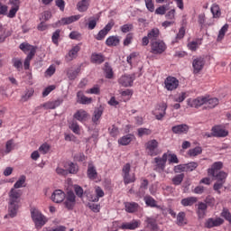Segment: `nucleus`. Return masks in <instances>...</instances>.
Wrapping results in <instances>:
<instances>
[{
	"label": "nucleus",
	"instance_id": "1",
	"mask_svg": "<svg viewBox=\"0 0 231 231\" xmlns=\"http://www.w3.org/2000/svg\"><path fill=\"white\" fill-rule=\"evenodd\" d=\"M31 217L37 230H41L48 223L46 217L37 208L31 209Z\"/></svg>",
	"mask_w": 231,
	"mask_h": 231
},
{
	"label": "nucleus",
	"instance_id": "2",
	"mask_svg": "<svg viewBox=\"0 0 231 231\" xmlns=\"http://www.w3.org/2000/svg\"><path fill=\"white\" fill-rule=\"evenodd\" d=\"M151 53L153 55H162L167 50V44L162 40H157L150 43Z\"/></svg>",
	"mask_w": 231,
	"mask_h": 231
},
{
	"label": "nucleus",
	"instance_id": "3",
	"mask_svg": "<svg viewBox=\"0 0 231 231\" xmlns=\"http://www.w3.org/2000/svg\"><path fill=\"white\" fill-rule=\"evenodd\" d=\"M122 172H123L125 185H129V183H134V181H136V177H134V174L130 175V172H131L130 163H126L123 166Z\"/></svg>",
	"mask_w": 231,
	"mask_h": 231
},
{
	"label": "nucleus",
	"instance_id": "4",
	"mask_svg": "<svg viewBox=\"0 0 231 231\" xmlns=\"http://www.w3.org/2000/svg\"><path fill=\"white\" fill-rule=\"evenodd\" d=\"M167 153H163L162 158V157H155L154 158V165H153V171L155 172L162 173L163 171H165V165L167 163Z\"/></svg>",
	"mask_w": 231,
	"mask_h": 231
},
{
	"label": "nucleus",
	"instance_id": "5",
	"mask_svg": "<svg viewBox=\"0 0 231 231\" xmlns=\"http://www.w3.org/2000/svg\"><path fill=\"white\" fill-rule=\"evenodd\" d=\"M158 145H159V143L156 139L148 141L145 143L147 154H149V156H158V154H159Z\"/></svg>",
	"mask_w": 231,
	"mask_h": 231
},
{
	"label": "nucleus",
	"instance_id": "6",
	"mask_svg": "<svg viewBox=\"0 0 231 231\" xmlns=\"http://www.w3.org/2000/svg\"><path fill=\"white\" fill-rule=\"evenodd\" d=\"M205 57L203 56H199L195 59H193L192 61V68H193V73L195 75H198L200 71L203 70V68H205Z\"/></svg>",
	"mask_w": 231,
	"mask_h": 231
},
{
	"label": "nucleus",
	"instance_id": "7",
	"mask_svg": "<svg viewBox=\"0 0 231 231\" xmlns=\"http://www.w3.org/2000/svg\"><path fill=\"white\" fill-rule=\"evenodd\" d=\"M164 86L168 91H174V89H178V86H180V80L172 76H169L164 80Z\"/></svg>",
	"mask_w": 231,
	"mask_h": 231
},
{
	"label": "nucleus",
	"instance_id": "8",
	"mask_svg": "<svg viewBox=\"0 0 231 231\" xmlns=\"http://www.w3.org/2000/svg\"><path fill=\"white\" fill-rule=\"evenodd\" d=\"M135 79L136 78L134 77V74L123 75L118 79V84H120V86H122L123 88H131Z\"/></svg>",
	"mask_w": 231,
	"mask_h": 231
},
{
	"label": "nucleus",
	"instance_id": "9",
	"mask_svg": "<svg viewBox=\"0 0 231 231\" xmlns=\"http://www.w3.org/2000/svg\"><path fill=\"white\" fill-rule=\"evenodd\" d=\"M113 26H115V22L111 20L102 30L98 32L96 36L97 41H103V39L106 38V35L111 32Z\"/></svg>",
	"mask_w": 231,
	"mask_h": 231
},
{
	"label": "nucleus",
	"instance_id": "10",
	"mask_svg": "<svg viewBox=\"0 0 231 231\" xmlns=\"http://www.w3.org/2000/svg\"><path fill=\"white\" fill-rule=\"evenodd\" d=\"M140 225H142V221L138 219H133L131 222L123 223L119 228L121 230H136V228H140Z\"/></svg>",
	"mask_w": 231,
	"mask_h": 231
},
{
	"label": "nucleus",
	"instance_id": "11",
	"mask_svg": "<svg viewBox=\"0 0 231 231\" xmlns=\"http://www.w3.org/2000/svg\"><path fill=\"white\" fill-rule=\"evenodd\" d=\"M76 196L73 191H69L67 192V196H65V201L64 205L68 210H73V208L75 207L76 203Z\"/></svg>",
	"mask_w": 231,
	"mask_h": 231
},
{
	"label": "nucleus",
	"instance_id": "12",
	"mask_svg": "<svg viewBox=\"0 0 231 231\" xmlns=\"http://www.w3.org/2000/svg\"><path fill=\"white\" fill-rule=\"evenodd\" d=\"M225 223V220L221 217H210L208 218L204 224V226L206 228H214L216 226H221Z\"/></svg>",
	"mask_w": 231,
	"mask_h": 231
},
{
	"label": "nucleus",
	"instance_id": "13",
	"mask_svg": "<svg viewBox=\"0 0 231 231\" xmlns=\"http://www.w3.org/2000/svg\"><path fill=\"white\" fill-rule=\"evenodd\" d=\"M188 106H189V107H201V106H206L207 104V97H199L195 99H188Z\"/></svg>",
	"mask_w": 231,
	"mask_h": 231
},
{
	"label": "nucleus",
	"instance_id": "14",
	"mask_svg": "<svg viewBox=\"0 0 231 231\" xmlns=\"http://www.w3.org/2000/svg\"><path fill=\"white\" fill-rule=\"evenodd\" d=\"M144 202H145V205H147V207H151L152 208H158L160 211L162 212V214H165V208L159 206L156 203V199H154V198L151 196H146L144 197Z\"/></svg>",
	"mask_w": 231,
	"mask_h": 231
},
{
	"label": "nucleus",
	"instance_id": "15",
	"mask_svg": "<svg viewBox=\"0 0 231 231\" xmlns=\"http://www.w3.org/2000/svg\"><path fill=\"white\" fill-rule=\"evenodd\" d=\"M146 228L150 230L158 231V221L154 217H146L144 219Z\"/></svg>",
	"mask_w": 231,
	"mask_h": 231
},
{
	"label": "nucleus",
	"instance_id": "16",
	"mask_svg": "<svg viewBox=\"0 0 231 231\" xmlns=\"http://www.w3.org/2000/svg\"><path fill=\"white\" fill-rule=\"evenodd\" d=\"M19 201H21V191L12 188L9 192V203L19 204Z\"/></svg>",
	"mask_w": 231,
	"mask_h": 231
},
{
	"label": "nucleus",
	"instance_id": "17",
	"mask_svg": "<svg viewBox=\"0 0 231 231\" xmlns=\"http://www.w3.org/2000/svg\"><path fill=\"white\" fill-rule=\"evenodd\" d=\"M189 125L185 124L174 125L171 127V131L174 134H187L189 133Z\"/></svg>",
	"mask_w": 231,
	"mask_h": 231
},
{
	"label": "nucleus",
	"instance_id": "18",
	"mask_svg": "<svg viewBox=\"0 0 231 231\" xmlns=\"http://www.w3.org/2000/svg\"><path fill=\"white\" fill-rule=\"evenodd\" d=\"M66 199V193L61 189H56L51 195V200L54 203H62Z\"/></svg>",
	"mask_w": 231,
	"mask_h": 231
},
{
	"label": "nucleus",
	"instance_id": "19",
	"mask_svg": "<svg viewBox=\"0 0 231 231\" xmlns=\"http://www.w3.org/2000/svg\"><path fill=\"white\" fill-rule=\"evenodd\" d=\"M211 131L215 138H225V136H228V132L219 125L212 127Z\"/></svg>",
	"mask_w": 231,
	"mask_h": 231
},
{
	"label": "nucleus",
	"instance_id": "20",
	"mask_svg": "<svg viewBox=\"0 0 231 231\" xmlns=\"http://www.w3.org/2000/svg\"><path fill=\"white\" fill-rule=\"evenodd\" d=\"M87 175L89 180H97L98 176V172H97V168L95 164H93V162H89L88 164Z\"/></svg>",
	"mask_w": 231,
	"mask_h": 231
},
{
	"label": "nucleus",
	"instance_id": "21",
	"mask_svg": "<svg viewBox=\"0 0 231 231\" xmlns=\"http://www.w3.org/2000/svg\"><path fill=\"white\" fill-rule=\"evenodd\" d=\"M79 51H80V44H78L71 48V50L66 55L67 60L69 62H71V60H74V59L79 56Z\"/></svg>",
	"mask_w": 231,
	"mask_h": 231
},
{
	"label": "nucleus",
	"instance_id": "22",
	"mask_svg": "<svg viewBox=\"0 0 231 231\" xmlns=\"http://www.w3.org/2000/svg\"><path fill=\"white\" fill-rule=\"evenodd\" d=\"M77 102L79 104H83L85 106L91 104V102H93V98L86 97L83 91H79L77 93Z\"/></svg>",
	"mask_w": 231,
	"mask_h": 231
},
{
	"label": "nucleus",
	"instance_id": "23",
	"mask_svg": "<svg viewBox=\"0 0 231 231\" xmlns=\"http://www.w3.org/2000/svg\"><path fill=\"white\" fill-rule=\"evenodd\" d=\"M223 169L222 162H216L212 164L211 168L208 169V176H216L217 171H221Z\"/></svg>",
	"mask_w": 231,
	"mask_h": 231
},
{
	"label": "nucleus",
	"instance_id": "24",
	"mask_svg": "<svg viewBox=\"0 0 231 231\" xmlns=\"http://www.w3.org/2000/svg\"><path fill=\"white\" fill-rule=\"evenodd\" d=\"M64 168L67 169L68 174H77L79 172V164L72 162H67Z\"/></svg>",
	"mask_w": 231,
	"mask_h": 231
},
{
	"label": "nucleus",
	"instance_id": "25",
	"mask_svg": "<svg viewBox=\"0 0 231 231\" xmlns=\"http://www.w3.org/2000/svg\"><path fill=\"white\" fill-rule=\"evenodd\" d=\"M138 203L136 202H125V210L128 214H134L138 210Z\"/></svg>",
	"mask_w": 231,
	"mask_h": 231
},
{
	"label": "nucleus",
	"instance_id": "26",
	"mask_svg": "<svg viewBox=\"0 0 231 231\" xmlns=\"http://www.w3.org/2000/svg\"><path fill=\"white\" fill-rule=\"evenodd\" d=\"M19 48L20 50H22V51H23V53H28V51H30L29 53H33V55H35V53L37 52V49L35 48V46H32L26 42L21 43Z\"/></svg>",
	"mask_w": 231,
	"mask_h": 231
},
{
	"label": "nucleus",
	"instance_id": "27",
	"mask_svg": "<svg viewBox=\"0 0 231 231\" xmlns=\"http://www.w3.org/2000/svg\"><path fill=\"white\" fill-rule=\"evenodd\" d=\"M147 36H148V39H150V43L158 41V39L160 38V29L158 28L152 29L151 31L148 32Z\"/></svg>",
	"mask_w": 231,
	"mask_h": 231
},
{
	"label": "nucleus",
	"instance_id": "28",
	"mask_svg": "<svg viewBox=\"0 0 231 231\" xmlns=\"http://www.w3.org/2000/svg\"><path fill=\"white\" fill-rule=\"evenodd\" d=\"M80 17H82V15H80V14L65 17V18H62L60 21V24H63V25L71 24V23H75V22L79 21L80 19Z\"/></svg>",
	"mask_w": 231,
	"mask_h": 231
},
{
	"label": "nucleus",
	"instance_id": "29",
	"mask_svg": "<svg viewBox=\"0 0 231 231\" xmlns=\"http://www.w3.org/2000/svg\"><path fill=\"white\" fill-rule=\"evenodd\" d=\"M102 115H104V107L99 106L95 108L94 115L92 116V122L94 124H97L98 120L102 117Z\"/></svg>",
	"mask_w": 231,
	"mask_h": 231
},
{
	"label": "nucleus",
	"instance_id": "30",
	"mask_svg": "<svg viewBox=\"0 0 231 231\" xmlns=\"http://www.w3.org/2000/svg\"><path fill=\"white\" fill-rule=\"evenodd\" d=\"M194 203H198V198L196 197H188L182 199L180 201V205H182V207H192Z\"/></svg>",
	"mask_w": 231,
	"mask_h": 231
},
{
	"label": "nucleus",
	"instance_id": "31",
	"mask_svg": "<svg viewBox=\"0 0 231 231\" xmlns=\"http://www.w3.org/2000/svg\"><path fill=\"white\" fill-rule=\"evenodd\" d=\"M17 210H19V204L9 202L8 216L10 217H15L17 216Z\"/></svg>",
	"mask_w": 231,
	"mask_h": 231
},
{
	"label": "nucleus",
	"instance_id": "32",
	"mask_svg": "<svg viewBox=\"0 0 231 231\" xmlns=\"http://www.w3.org/2000/svg\"><path fill=\"white\" fill-rule=\"evenodd\" d=\"M219 105V99L217 97H207L206 101V109H214L217 106Z\"/></svg>",
	"mask_w": 231,
	"mask_h": 231
},
{
	"label": "nucleus",
	"instance_id": "33",
	"mask_svg": "<svg viewBox=\"0 0 231 231\" xmlns=\"http://www.w3.org/2000/svg\"><path fill=\"white\" fill-rule=\"evenodd\" d=\"M81 67H78L76 69H69L67 71V77L69 80H75L77 77H79V73H80Z\"/></svg>",
	"mask_w": 231,
	"mask_h": 231
},
{
	"label": "nucleus",
	"instance_id": "34",
	"mask_svg": "<svg viewBox=\"0 0 231 231\" xmlns=\"http://www.w3.org/2000/svg\"><path fill=\"white\" fill-rule=\"evenodd\" d=\"M88 8H89V0H80L77 4V10L79 12H88Z\"/></svg>",
	"mask_w": 231,
	"mask_h": 231
},
{
	"label": "nucleus",
	"instance_id": "35",
	"mask_svg": "<svg viewBox=\"0 0 231 231\" xmlns=\"http://www.w3.org/2000/svg\"><path fill=\"white\" fill-rule=\"evenodd\" d=\"M105 60L106 57L101 53H93L91 55V62H93V64H102Z\"/></svg>",
	"mask_w": 231,
	"mask_h": 231
},
{
	"label": "nucleus",
	"instance_id": "36",
	"mask_svg": "<svg viewBox=\"0 0 231 231\" xmlns=\"http://www.w3.org/2000/svg\"><path fill=\"white\" fill-rule=\"evenodd\" d=\"M134 138V135L133 134H126L123 137L118 139L119 145H129L131 142H133V139Z\"/></svg>",
	"mask_w": 231,
	"mask_h": 231
},
{
	"label": "nucleus",
	"instance_id": "37",
	"mask_svg": "<svg viewBox=\"0 0 231 231\" xmlns=\"http://www.w3.org/2000/svg\"><path fill=\"white\" fill-rule=\"evenodd\" d=\"M35 93V90L32 88H26L24 94L21 97L22 102H28L32 97L33 94Z\"/></svg>",
	"mask_w": 231,
	"mask_h": 231
},
{
	"label": "nucleus",
	"instance_id": "38",
	"mask_svg": "<svg viewBox=\"0 0 231 231\" xmlns=\"http://www.w3.org/2000/svg\"><path fill=\"white\" fill-rule=\"evenodd\" d=\"M215 178L217 182L220 183H226V178L228 177V173L225 171H219L218 173H215V176H212Z\"/></svg>",
	"mask_w": 231,
	"mask_h": 231
},
{
	"label": "nucleus",
	"instance_id": "39",
	"mask_svg": "<svg viewBox=\"0 0 231 231\" xmlns=\"http://www.w3.org/2000/svg\"><path fill=\"white\" fill-rule=\"evenodd\" d=\"M73 116L79 122H84V120H86L88 118V112H86L85 110L80 109V110H78L74 114Z\"/></svg>",
	"mask_w": 231,
	"mask_h": 231
},
{
	"label": "nucleus",
	"instance_id": "40",
	"mask_svg": "<svg viewBox=\"0 0 231 231\" xmlns=\"http://www.w3.org/2000/svg\"><path fill=\"white\" fill-rule=\"evenodd\" d=\"M106 46L113 47L120 44V38L118 36H110L106 41Z\"/></svg>",
	"mask_w": 231,
	"mask_h": 231
},
{
	"label": "nucleus",
	"instance_id": "41",
	"mask_svg": "<svg viewBox=\"0 0 231 231\" xmlns=\"http://www.w3.org/2000/svg\"><path fill=\"white\" fill-rule=\"evenodd\" d=\"M207 208H208L207 203H204V202L199 203L198 211H197L199 217H204V216L207 212Z\"/></svg>",
	"mask_w": 231,
	"mask_h": 231
},
{
	"label": "nucleus",
	"instance_id": "42",
	"mask_svg": "<svg viewBox=\"0 0 231 231\" xmlns=\"http://www.w3.org/2000/svg\"><path fill=\"white\" fill-rule=\"evenodd\" d=\"M211 14L214 19H219L221 17V9L217 4H213L211 6Z\"/></svg>",
	"mask_w": 231,
	"mask_h": 231
},
{
	"label": "nucleus",
	"instance_id": "43",
	"mask_svg": "<svg viewBox=\"0 0 231 231\" xmlns=\"http://www.w3.org/2000/svg\"><path fill=\"white\" fill-rule=\"evenodd\" d=\"M12 32L8 31L5 27L0 26V42H5L6 37H10Z\"/></svg>",
	"mask_w": 231,
	"mask_h": 231
},
{
	"label": "nucleus",
	"instance_id": "44",
	"mask_svg": "<svg viewBox=\"0 0 231 231\" xmlns=\"http://www.w3.org/2000/svg\"><path fill=\"white\" fill-rule=\"evenodd\" d=\"M184 179H185V174L180 173V174L174 176L172 178L171 181H172L173 185L178 186V185H181Z\"/></svg>",
	"mask_w": 231,
	"mask_h": 231
},
{
	"label": "nucleus",
	"instance_id": "45",
	"mask_svg": "<svg viewBox=\"0 0 231 231\" xmlns=\"http://www.w3.org/2000/svg\"><path fill=\"white\" fill-rule=\"evenodd\" d=\"M185 172H192V171H196L198 169V162H191L184 164Z\"/></svg>",
	"mask_w": 231,
	"mask_h": 231
},
{
	"label": "nucleus",
	"instance_id": "46",
	"mask_svg": "<svg viewBox=\"0 0 231 231\" xmlns=\"http://www.w3.org/2000/svg\"><path fill=\"white\" fill-rule=\"evenodd\" d=\"M161 109L162 112H161L159 115L155 116L156 120H162L163 116H165L166 111H167V103H164V102L162 103Z\"/></svg>",
	"mask_w": 231,
	"mask_h": 231
},
{
	"label": "nucleus",
	"instance_id": "47",
	"mask_svg": "<svg viewBox=\"0 0 231 231\" xmlns=\"http://www.w3.org/2000/svg\"><path fill=\"white\" fill-rule=\"evenodd\" d=\"M24 183H26V176L22 175L19 180L14 183L13 189H21L24 187Z\"/></svg>",
	"mask_w": 231,
	"mask_h": 231
},
{
	"label": "nucleus",
	"instance_id": "48",
	"mask_svg": "<svg viewBox=\"0 0 231 231\" xmlns=\"http://www.w3.org/2000/svg\"><path fill=\"white\" fill-rule=\"evenodd\" d=\"M220 216L221 217H224L226 221H228L229 225H231V213H230V210H228V208H224L222 209Z\"/></svg>",
	"mask_w": 231,
	"mask_h": 231
},
{
	"label": "nucleus",
	"instance_id": "49",
	"mask_svg": "<svg viewBox=\"0 0 231 231\" xmlns=\"http://www.w3.org/2000/svg\"><path fill=\"white\" fill-rule=\"evenodd\" d=\"M13 66L17 69V71H21L23 69V60L19 58H14L12 60Z\"/></svg>",
	"mask_w": 231,
	"mask_h": 231
},
{
	"label": "nucleus",
	"instance_id": "50",
	"mask_svg": "<svg viewBox=\"0 0 231 231\" xmlns=\"http://www.w3.org/2000/svg\"><path fill=\"white\" fill-rule=\"evenodd\" d=\"M203 152V149L201 147L197 146L193 149H189L188 152L189 156H198Z\"/></svg>",
	"mask_w": 231,
	"mask_h": 231
},
{
	"label": "nucleus",
	"instance_id": "51",
	"mask_svg": "<svg viewBox=\"0 0 231 231\" xmlns=\"http://www.w3.org/2000/svg\"><path fill=\"white\" fill-rule=\"evenodd\" d=\"M97 23H98L97 18H95V17L88 18V23H87L88 30H95V28H97Z\"/></svg>",
	"mask_w": 231,
	"mask_h": 231
},
{
	"label": "nucleus",
	"instance_id": "52",
	"mask_svg": "<svg viewBox=\"0 0 231 231\" xmlns=\"http://www.w3.org/2000/svg\"><path fill=\"white\" fill-rule=\"evenodd\" d=\"M149 185V180L144 179L143 182L141 183L140 189H139V194L140 196H144L145 195V190H147V187Z\"/></svg>",
	"mask_w": 231,
	"mask_h": 231
},
{
	"label": "nucleus",
	"instance_id": "53",
	"mask_svg": "<svg viewBox=\"0 0 231 231\" xmlns=\"http://www.w3.org/2000/svg\"><path fill=\"white\" fill-rule=\"evenodd\" d=\"M33 57H35V55H33V52H31L27 55L23 62L24 69H30V62L32 61V59H33Z\"/></svg>",
	"mask_w": 231,
	"mask_h": 231
},
{
	"label": "nucleus",
	"instance_id": "54",
	"mask_svg": "<svg viewBox=\"0 0 231 231\" xmlns=\"http://www.w3.org/2000/svg\"><path fill=\"white\" fill-rule=\"evenodd\" d=\"M69 129H71V131L75 134H80V126L79 125V123H77V121H72L69 125Z\"/></svg>",
	"mask_w": 231,
	"mask_h": 231
},
{
	"label": "nucleus",
	"instance_id": "55",
	"mask_svg": "<svg viewBox=\"0 0 231 231\" xmlns=\"http://www.w3.org/2000/svg\"><path fill=\"white\" fill-rule=\"evenodd\" d=\"M123 33H128V32H133L134 30V25L133 23H126L120 27Z\"/></svg>",
	"mask_w": 231,
	"mask_h": 231
},
{
	"label": "nucleus",
	"instance_id": "56",
	"mask_svg": "<svg viewBox=\"0 0 231 231\" xmlns=\"http://www.w3.org/2000/svg\"><path fill=\"white\" fill-rule=\"evenodd\" d=\"M177 225H179V226L185 225V212H180L177 215Z\"/></svg>",
	"mask_w": 231,
	"mask_h": 231
},
{
	"label": "nucleus",
	"instance_id": "57",
	"mask_svg": "<svg viewBox=\"0 0 231 231\" xmlns=\"http://www.w3.org/2000/svg\"><path fill=\"white\" fill-rule=\"evenodd\" d=\"M59 39H60V30H56L51 36V41L53 44L59 45Z\"/></svg>",
	"mask_w": 231,
	"mask_h": 231
},
{
	"label": "nucleus",
	"instance_id": "58",
	"mask_svg": "<svg viewBox=\"0 0 231 231\" xmlns=\"http://www.w3.org/2000/svg\"><path fill=\"white\" fill-rule=\"evenodd\" d=\"M137 133L138 136L142 138L143 136H149V134H151L152 132L148 128H138Z\"/></svg>",
	"mask_w": 231,
	"mask_h": 231
},
{
	"label": "nucleus",
	"instance_id": "59",
	"mask_svg": "<svg viewBox=\"0 0 231 231\" xmlns=\"http://www.w3.org/2000/svg\"><path fill=\"white\" fill-rule=\"evenodd\" d=\"M88 95H100V87L97 85L94 86L90 89L86 90Z\"/></svg>",
	"mask_w": 231,
	"mask_h": 231
},
{
	"label": "nucleus",
	"instance_id": "60",
	"mask_svg": "<svg viewBox=\"0 0 231 231\" xmlns=\"http://www.w3.org/2000/svg\"><path fill=\"white\" fill-rule=\"evenodd\" d=\"M69 39H72V41H81L82 34L77 31H73L69 33Z\"/></svg>",
	"mask_w": 231,
	"mask_h": 231
},
{
	"label": "nucleus",
	"instance_id": "61",
	"mask_svg": "<svg viewBox=\"0 0 231 231\" xmlns=\"http://www.w3.org/2000/svg\"><path fill=\"white\" fill-rule=\"evenodd\" d=\"M14 150V139H10L5 143V153L10 154L12 151Z\"/></svg>",
	"mask_w": 231,
	"mask_h": 231
},
{
	"label": "nucleus",
	"instance_id": "62",
	"mask_svg": "<svg viewBox=\"0 0 231 231\" xmlns=\"http://www.w3.org/2000/svg\"><path fill=\"white\" fill-rule=\"evenodd\" d=\"M104 190L102 189V188L100 187H97L96 188V198L95 199H93V201H98V199H100V198H104Z\"/></svg>",
	"mask_w": 231,
	"mask_h": 231
},
{
	"label": "nucleus",
	"instance_id": "63",
	"mask_svg": "<svg viewBox=\"0 0 231 231\" xmlns=\"http://www.w3.org/2000/svg\"><path fill=\"white\" fill-rule=\"evenodd\" d=\"M50 149L51 146L48 143H43L39 147V151L40 152H42V154H48V152H50Z\"/></svg>",
	"mask_w": 231,
	"mask_h": 231
},
{
	"label": "nucleus",
	"instance_id": "64",
	"mask_svg": "<svg viewBox=\"0 0 231 231\" xmlns=\"http://www.w3.org/2000/svg\"><path fill=\"white\" fill-rule=\"evenodd\" d=\"M55 66L51 65L45 71V77H52V75H55Z\"/></svg>",
	"mask_w": 231,
	"mask_h": 231
}]
</instances>
